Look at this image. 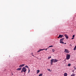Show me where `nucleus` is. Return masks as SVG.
Masks as SVG:
<instances>
[{
  "instance_id": "1",
  "label": "nucleus",
  "mask_w": 76,
  "mask_h": 76,
  "mask_svg": "<svg viewBox=\"0 0 76 76\" xmlns=\"http://www.w3.org/2000/svg\"><path fill=\"white\" fill-rule=\"evenodd\" d=\"M57 61H58V60L52 59L51 60L50 64L52 65L53 63H56V62H57Z\"/></svg>"
},
{
  "instance_id": "2",
  "label": "nucleus",
  "mask_w": 76,
  "mask_h": 76,
  "mask_svg": "<svg viewBox=\"0 0 76 76\" xmlns=\"http://www.w3.org/2000/svg\"><path fill=\"white\" fill-rule=\"evenodd\" d=\"M22 70L23 71V72H24V73H25V72H26V71L27 70L26 69V68L25 67V66L23 67L22 68Z\"/></svg>"
},
{
  "instance_id": "3",
  "label": "nucleus",
  "mask_w": 76,
  "mask_h": 76,
  "mask_svg": "<svg viewBox=\"0 0 76 76\" xmlns=\"http://www.w3.org/2000/svg\"><path fill=\"white\" fill-rule=\"evenodd\" d=\"M70 58V55L67 54V60H69Z\"/></svg>"
},
{
  "instance_id": "4",
  "label": "nucleus",
  "mask_w": 76,
  "mask_h": 76,
  "mask_svg": "<svg viewBox=\"0 0 76 76\" xmlns=\"http://www.w3.org/2000/svg\"><path fill=\"white\" fill-rule=\"evenodd\" d=\"M23 66H25V64H22L19 66V67H23Z\"/></svg>"
},
{
  "instance_id": "5",
  "label": "nucleus",
  "mask_w": 76,
  "mask_h": 76,
  "mask_svg": "<svg viewBox=\"0 0 76 76\" xmlns=\"http://www.w3.org/2000/svg\"><path fill=\"white\" fill-rule=\"evenodd\" d=\"M63 37V35H61L60 34V35H59V36L57 38L58 39V38H62V37Z\"/></svg>"
},
{
  "instance_id": "6",
  "label": "nucleus",
  "mask_w": 76,
  "mask_h": 76,
  "mask_svg": "<svg viewBox=\"0 0 76 76\" xmlns=\"http://www.w3.org/2000/svg\"><path fill=\"white\" fill-rule=\"evenodd\" d=\"M43 50H44V49H40V50H39L38 51H37V53H39L40 51H42Z\"/></svg>"
},
{
  "instance_id": "7",
  "label": "nucleus",
  "mask_w": 76,
  "mask_h": 76,
  "mask_svg": "<svg viewBox=\"0 0 76 76\" xmlns=\"http://www.w3.org/2000/svg\"><path fill=\"white\" fill-rule=\"evenodd\" d=\"M21 69H22V68H18L17 70H21Z\"/></svg>"
},
{
  "instance_id": "8",
  "label": "nucleus",
  "mask_w": 76,
  "mask_h": 76,
  "mask_svg": "<svg viewBox=\"0 0 76 76\" xmlns=\"http://www.w3.org/2000/svg\"><path fill=\"white\" fill-rule=\"evenodd\" d=\"M63 39H64V38H63L62 39H61L60 40V41H63Z\"/></svg>"
},
{
  "instance_id": "9",
  "label": "nucleus",
  "mask_w": 76,
  "mask_h": 76,
  "mask_svg": "<svg viewBox=\"0 0 76 76\" xmlns=\"http://www.w3.org/2000/svg\"><path fill=\"white\" fill-rule=\"evenodd\" d=\"M25 67H26V68H28V69H29V66H28L26 65L25 66Z\"/></svg>"
},
{
  "instance_id": "10",
  "label": "nucleus",
  "mask_w": 76,
  "mask_h": 76,
  "mask_svg": "<svg viewBox=\"0 0 76 76\" xmlns=\"http://www.w3.org/2000/svg\"><path fill=\"white\" fill-rule=\"evenodd\" d=\"M37 74H38V73H39V70H37Z\"/></svg>"
},
{
  "instance_id": "11",
  "label": "nucleus",
  "mask_w": 76,
  "mask_h": 76,
  "mask_svg": "<svg viewBox=\"0 0 76 76\" xmlns=\"http://www.w3.org/2000/svg\"><path fill=\"white\" fill-rule=\"evenodd\" d=\"M64 76H67V73H65L64 74Z\"/></svg>"
},
{
  "instance_id": "12",
  "label": "nucleus",
  "mask_w": 76,
  "mask_h": 76,
  "mask_svg": "<svg viewBox=\"0 0 76 76\" xmlns=\"http://www.w3.org/2000/svg\"><path fill=\"white\" fill-rule=\"evenodd\" d=\"M76 50V46H75V47L74 48V50Z\"/></svg>"
},
{
  "instance_id": "13",
  "label": "nucleus",
  "mask_w": 76,
  "mask_h": 76,
  "mask_svg": "<svg viewBox=\"0 0 76 76\" xmlns=\"http://www.w3.org/2000/svg\"><path fill=\"white\" fill-rule=\"evenodd\" d=\"M51 58V56H48V59H50Z\"/></svg>"
},
{
  "instance_id": "14",
  "label": "nucleus",
  "mask_w": 76,
  "mask_h": 76,
  "mask_svg": "<svg viewBox=\"0 0 76 76\" xmlns=\"http://www.w3.org/2000/svg\"><path fill=\"white\" fill-rule=\"evenodd\" d=\"M60 43H61V44H64V42H63L60 41Z\"/></svg>"
},
{
  "instance_id": "15",
  "label": "nucleus",
  "mask_w": 76,
  "mask_h": 76,
  "mask_svg": "<svg viewBox=\"0 0 76 76\" xmlns=\"http://www.w3.org/2000/svg\"><path fill=\"white\" fill-rule=\"evenodd\" d=\"M53 47V45L50 46H49V47L48 48H50V47Z\"/></svg>"
},
{
  "instance_id": "16",
  "label": "nucleus",
  "mask_w": 76,
  "mask_h": 76,
  "mask_svg": "<svg viewBox=\"0 0 76 76\" xmlns=\"http://www.w3.org/2000/svg\"><path fill=\"white\" fill-rule=\"evenodd\" d=\"M75 75L74 74H72L71 76H75Z\"/></svg>"
},
{
  "instance_id": "17",
  "label": "nucleus",
  "mask_w": 76,
  "mask_h": 76,
  "mask_svg": "<svg viewBox=\"0 0 76 76\" xmlns=\"http://www.w3.org/2000/svg\"><path fill=\"white\" fill-rule=\"evenodd\" d=\"M68 66H71V64H69Z\"/></svg>"
},
{
  "instance_id": "18",
  "label": "nucleus",
  "mask_w": 76,
  "mask_h": 76,
  "mask_svg": "<svg viewBox=\"0 0 76 76\" xmlns=\"http://www.w3.org/2000/svg\"><path fill=\"white\" fill-rule=\"evenodd\" d=\"M64 36L67 39V35H66V34H64Z\"/></svg>"
},
{
  "instance_id": "19",
  "label": "nucleus",
  "mask_w": 76,
  "mask_h": 76,
  "mask_svg": "<svg viewBox=\"0 0 76 76\" xmlns=\"http://www.w3.org/2000/svg\"><path fill=\"white\" fill-rule=\"evenodd\" d=\"M67 53L69 54V51H68V50H67Z\"/></svg>"
},
{
  "instance_id": "20",
  "label": "nucleus",
  "mask_w": 76,
  "mask_h": 76,
  "mask_svg": "<svg viewBox=\"0 0 76 76\" xmlns=\"http://www.w3.org/2000/svg\"><path fill=\"white\" fill-rule=\"evenodd\" d=\"M65 53H67V49H65Z\"/></svg>"
},
{
  "instance_id": "21",
  "label": "nucleus",
  "mask_w": 76,
  "mask_h": 76,
  "mask_svg": "<svg viewBox=\"0 0 76 76\" xmlns=\"http://www.w3.org/2000/svg\"><path fill=\"white\" fill-rule=\"evenodd\" d=\"M52 51L53 52H54V51H55V50L54 49H52Z\"/></svg>"
},
{
  "instance_id": "22",
  "label": "nucleus",
  "mask_w": 76,
  "mask_h": 76,
  "mask_svg": "<svg viewBox=\"0 0 76 76\" xmlns=\"http://www.w3.org/2000/svg\"><path fill=\"white\" fill-rule=\"evenodd\" d=\"M48 70V71H50V72H51V71H50V69H47Z\"/></svg>"
},
{
  "instance_id": "23",
  "label": "nucleus",
  "mask_w": 76,
  "mask_h": 76,
  "mask_svg": "<svg viewBox=\"0 0 76 76\" xmlns=\"http://www.w3.org/2000/svg\"><path fill=\"white\" fill-rule=\"evenodd\" d=\"M28 73H29V72H30V69H29V68H28Z\"/></svg>"
},
{
  "instance_id": "24",
  "label": "nucleus",
  "mask_w": 76,
  "mask_h": 76,
  "mask_svg": "<svg viewBox=\"0 0 76 76\" xmlns=\"http://www.w3.org/2000/svg\"><path fill=\"white\" fill-rule=\"evenodd\" d=\"M23 71L22 70H22L21 71V73H23Z\"/></svg>"
},
{
  "instance_id": "25",
  "label": "nucleus",
  "mask_w": 76,
  "mask_h": 76,
  "mask_svg": "<svg viewBox=\"0 0 76 76\" xmlns=\"http://www.w3.org/2000/svg\"><path fill=\"white\" fill-rule=\"evenodd\" d=\"M72 37H73V38L75 37V35H73L72 36Z\"/></svg>"
},
{
  "instance_id": "26",
  "label": "nucleus",
  "mask_w": 76,
  "mask_h": 76,
  "mask_svg": "<svg viewBox=\"0 0 76 76\" xmlns=\"http://www.w3.org/2000/svg\"><path fill=\"white\" fill-rule=\"evenodd\" d=\"M74 39V37L72 38V39Z\"/></svg>"
},
{
  "instance_id": "27",
  "label": "nucleus",
  "mask_w": 76,
  "mask_h": 76,
  "mask_svg": "<svg viewBox=\"0 0 76 76\" xmlns=\"http://www.w3.org/2000/svg\"><path fill=\"white\" fill-rule=\"evenodd\" d=\"M45 50L46 51H47V49H45Z\"/></svg>"
},
{
  "instance_id": "28",
  "label": "nucleus",
  "mask_w": 76,
  "mask_h": 76,
  "mask_svg": "<svg viewBox=\"0 0 76 76\" xmlns=\"http://www.w3.org/2000/svg\"><path fill=\"white\" fill-rule=\"evenodd\" d=\"M32 56H33V57H34V55H32Z\"/></svg>"
},
{
  "instance_id": "29",
  "label": "nucleus",
  "mask_w": 76,
  "mask_h": 76,
  "mask_svg": "<svg viewBox=\"0 0 76 76\" xmlns=\"http://www.w3.org/2000/svg\"><path fill=\"white\" fill-rule=\"evenodd\" d=\"M68 38V36H67V38Z\"/></svg>"
},
{
  "instance_id": "30",
  "label": "nucleus",
  "mask_w": 76,
  "mask_h": 76,
  "mask_svg": "<svg viewBox=\"0 0 76 76\" xmlns=\"http://www.w3.org/2000/svg\"><path fill=\"white\" fill-rule=\"evenodd\" d=\"M31 54H33V53H32V52L31 53Z\"/></svg>"
},
{
  "instance_id": "31",
  "label": "nucleus",
  "mask_w": 76,
  "mask_h": 76,
  "mask_svg": "<svg viewBox=\"0 0 76 76\" xmlns=\"http://www.w3.org/2000/svg\"><path fill=\"white\" fill-rule=\"evenodd\" d=\"M70 46H72V45H70Z\"/></svg>"
},
{
  "instance_id": "32",
  "label": "nucleus",
  "mask_w": 76,
  "mask_h": 76,
  "mask_svg": "<svg viewBox=\"0 0 76 76\" xmlns=\"http://www.w3.org/2000/svg\"><path fill=\"white\" fill-rule=\"evenodd\" d=\"M75 69H76V68H74Z\"/></svg>"
},
{
  "instance_id": "33",
  "label": "nucleus",
  "mask_w": 76,
  "mask_h": 76,
  "mask_svg": "<svg viewBox=\"0 0 76 76\" xmlns=\"http://www.w3.org/2000/svg\"><path fill=\"white\" fill-rule=\"evenodd\" d=\"M66 44V43H64V44Z\"/></svg>"
},
{
  "instance_id": "34",
  "label": "nucleus",
  "mask_w": 76,
  "mask_h": 76,
  "mask_svg": "<svg viewBox=\"0 0 76 76\" xmlns=\"http://www.w3.org/2000/svg\"><path fill=\"white\" fill-rule=\"evenodd\" d=\"M13 75V74H12V75Z\"/></svg>"
},
{
  "instance_id": "35",
  "label": "nucleus",
  "mask_w": 76,
  "mask_h": 76,
  "mask_svg": "<svg viewBox=\"0 0 76 76\" xmlns=\"http://www.w3.org/2000/svg\"><path fill=\"white\" fill-rule=\"evenodd\" d=\"M66 57H67V56H66Z\"/></svg>"
}]
</instances>
